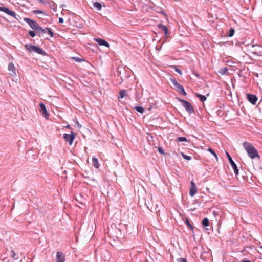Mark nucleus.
I'll use <instances>...</instances> for the list:
<instances>
[{
    "label": "nucleus",
    "mask_w": 262,
    "mask_h": 262,
    "mask_svg": "<svg viewBox=\"0 0 262 262\" xmlns=\"http://www.w3.org/2000/svg\"><path fill=\"white\" fill-rule=\"evenodd\" d=\"M9 9L6 7H0V11L4 12L7 14L8 10Z\"/></svg>",
    "instance_id": "bb28decb"
},
{
    "label": "nucleus",
    "mask_w": 262,
    "mask_h": 262,
    "mask_svg": "<svg viewBox=\"0 0 262 262\" xmlns=\"http://www.w3.org/2000/svg\"><path fill=\"white\" fill-rule=\"evenodd\" d=\"M209 220L207 217H205L202 221V224L204 227H207L209 226Z\"/></svg>",
    "instance_id": "6ab92c4d"
},
{
    "label": "nucleus",
    "mask_w": 262,
    "mask_h": 262,
    "mask_svg": "<svg viewBox=\"0 0 262 262\" xmlns=\"http://www.w3.org/2000/svg\"><path fill=\"white\" fill-rule=\"evenodd\" d=\"M92 162H93V165L95 168H98L99 167V164L98 160L97 158L93 157Z\"/></svg>",
    "instance_id": "f3484780"
},
{
    "label": "nucleus",
    "mask_w": 262,
    "mask_h": 262,
    "mask_svg": "<svg viewBox=\"0 0 262 262\" xmlns=\"http://www.w3.org/2000/svg\"><path fill=\"white\" fill-rule=\"evenodd\" d=\"M67 128H69L70 127V125H68L67 126Z\"/></svg>",
    "instance_id": "79ce46f5"
},
{
    "label": "nucleus",
    "mask_w": 262,
    "mask_h": 262,
    "mask_svg": "<svg viewBox=\"0 0 262 262\" xmlns=\"http://www.w3.org/2000/svg\"><path fill=\"white\" fill-rule=\"evenodd\" d=\"M174 69H175V71L177 73H178L180 75H182V71H181V70L180 69L178 68L177 67H175Z\"/></svg>",
    "instance_id": "e433bc0d"
},
{
    "label": "nucleus",
    "mask_w": 262,
    "mask_h": 262,
    "mask_svg": "<svg viewBox=\"0 0 262 262\" xmlns=\"http://www.w3.org/2000/svg\"><path fill=\"white\" fill-rule=\"evenodd\" d=\"M46 28H43L40 25H39L38 28H37L36 31L37 34H43V33H46Z\"/></svg>",
    "instance_id": "dca6fc26"
},
{
    "label": "nucleus",
    "mask_w": 262,
    "mask_h": 262,
    "mask_svg": "<svg viewBox=\"0 0 262 262\" xmlns=\"http://www.w3.org/2000/svg\"><path fill=\"white\" fill-rule=\"evenodd\" d=\"M182 156L183 158L186 160H190L191 159V157L190 156L186 155L183 153H182Z\"/></svg>",
    "instance_id": "7c9ffc66"
},
{
    "label": "nucleus",
    "mask_w": 262,
    "mask_h": 262,
    "mask_svg": "<svg viewBox=\"0 0 262 262\" xmlns=\"http://www.w3.org/2000/svg\"><path fill=\"white\" fill-rule=\"evenodd\" d=\"M135 108L138 112H139L141 114L143 113L144 112V108L142 106H137L135 107Z\"/></svg>",
    "instance_id": "5701e85b"
},
{
    "label": "nucleus",
    "mask_w": 262,
    "mask_h": 262,
    "mask_svg": "<svg viewBox=\"0 0 262 262\" xmlns=\"http://www.w3.org/2000/svg\"><path fill=\"white\" fill-rule=\"evenodd\" d=\"M177 262H187L186 258H179L177 260Z\"/></svg>",
    "instance_id": "f704fd0d"
},
{
    "label": "nucleus",
    "mask_w": 262,
    "mask_h": 262,
    "mask_svg": "<svg viewBox=\"0 0 262 262\" xmlns=\"http://www.w3.org/2000/svg\"><path fill=\"white\" fill-rule=\"evenodd\" d=\"M235 30L233 28H231L229 31V33L228 34V36L229 37H232L233 36L234 34Z\"/></svg>",
    "instance_id": "393cba45"
},
{
    "label": "nucleus",
    "mask_w": 262,
    "mask_h": 262,
    "mask_svg": "<svg viewBox=\"0 0 262 262\" xmlns=\"http://www.w3.org/2000/svg\"><path fill=\"white\" fill-rule=\"evenodd\" d=\"M66 260L65 255L60 251H58L56 254V262H64Z\"/></svg>",
    "instance_id": "9b49d317"
},
{
    "label": "nucleus",
    "mask_w": 262,
    "mask_h": 262,
    "mask_svg": "<svg viewBox=\"0 0 262 262\" xmlns=\"http://www.w3.org/2000/svg\"><path fill=\"white\" fill-rule=\"evenodd\" d=\"M226 155L228 159L229 163H230L232 168L234 170V172L235 175L237 176L238 174V169L237 168L236 164L233 161L231 156L229 155V154L228 152H226Z\"/></svg>",
    "instance_id": "423d86ee"
},
{
    "label": "nucleus",
    "mask_w": 262,
    "mask_h": 262,
    "mask_svg": "<svg viewBox=\"0 0 262 262\" xmlns=\"http://www.w3.org/2000/svg\"><path fill=\"white\" fill-rule=\"evenodd\" d=\"M94 39L100 46L109 47V43L106 40L101 38H95Z\"/></svg>",
    "instance_id": "ddd939ff"
},
{
    "label": "nucleus",
    "mask_w": 262,
    "mask_h": 262,
    "mask_svg": "<svg viewBox=\"0 0 262 262\" xmlns=\"http://www.w3.org/2000/svg\"><path fill=\"white\" fill-rule=\"evenodd\" d=\"M241 262H251V261L249 260H243L241 261Z\"/></svg>",
    "instance_id": "a19ab883"
},
{
    "label": "nucleus",
    "mask_w": 262,
    "mask_h": 262,
    "mask_svg": "<svg viewBox=\"0 0 262 262\" xmlns=\"http://www.w3.org/2000/svg\"><path fill=\"white\" fill-rule=\"evenodd\" d=\"M196 96L198 98L201 102H204L206 100V97L203 95L196 94Z\"/></svg>",
    "instance_id": "412c9836"
},
{
    "label": "nucleus",
    "mask_w": 262,
    "mask_h": 262,
    "mask_svg": "<svg viewBox=\"0 0 262 262\" xmlns=\"http://www.w3.org/2000/svg\"><path fill=\"white\" fill-rule=\"evenodd\" d=\"M157 27L159 29L163 31L165 35H167L168 34L167 28L165 25L161 24H158Z\"/></svg>",
    "instance_id": "4468645a"
},
{
    "label": "nucleus",
    "mask_w": 262,
    "mask_h": 262,
    "mask_svg": "<svg viewBox=\"0 0 262 262\" xmlns=\"http://www.w3.org/2000/svg\"><path fill=\"white\" fill-rule=\"evenodd\" d=\"M177 142H187L188 141L187 139L184 137H179L177 139Z\"/></svg>",
    "instance_id": "b1692460"
},
{
    "label": "nucleus",
    "mask_w": 262,
    "mask_h": 262,
    "mask_svg": "<svg viewBox=\"0 0 262 262\" xmlns=\"http://www.w3.org/2000/svg\"><path fill=\"white\" fill-rule=\"evenodd\" d=\"M8 69L10 75L13 76L16 75V68L13 63L11 62L9 63Z\"/></svg>",
    "instance_id": "f8f14e48"
},
{
    "label": "nucleus",
    "mask_w": 262,
    "mask_h": 262,
    "mask_svg": "<svg viewBox=\"0 0 262 262\" xmlns=\"http://www.w3.org/2000/svg\"><path fill=\"white\" fill-rule=\"evenodd\" d=\"M28 34L32 37H34L36 35V33L34 31L30 30L28 32Z\"/></svg>",
    "instance_id": "72a5a7b5"
},
{
    "label": "nucleus",
    "mask_w": 262,
    "mask_h": 262,
    "mask_svg": "<svg viewBox=\"0 0 262 262\" xmlns=\"http://www.w3.org/2000/svg\"><path fill=\"white\" fill-rule=\"evenodd\" d=\"M11 252L12 254L11 256L14 259L17 260L18 259V257H16V253H15V251L13 249L11 250Z\"/></svg>",
    "instance_id": "c756f323"
},
{
    "label": "nucleus",
    "mask_w": 262,
    "mask_h": 262,
    "mask_svg": "<svg viewBox=\"0 0 262 262\" xmlns=\"http://www.w3.org/2000/svg\"><path fill=\"white\" fill-rule=\"evenodd\" d=\"M261 3H262V0H261Z\"/></svg>",
    "instance_id": "c03bdc74"
},
{
    "label": "nucleus",
    "mask_w": 262,
    "mask_h": 262,
    "mask_svg": "<svg viewBox=\"0 0 262 262\" xmlns=\"http://www.w3.org/2000/svg\"><path fill=\"white\" fill-rule=\"evenodd\" d=\"M227 71H228L227 68V67H224V68H221L219 70V73L220 74H221V75H224V74H225L226 73Z\"/></svg>",
    "instance_id": "4be33fe9"
},
{
    "label": "nucleus",
    "mask_w": 262,
    "mask_h": 262,
    "mask_svg": "<svg viewBox=\"0 0 262 262\" xmlns=\"http://www.w3.org/2000/svg\"><path fill=\"white\" fill-rule=\"evenodd\" d=\"M33 13L34 14H43L46 15V13L42 10H35L33 11Z\"/></svg>",
    "instance_id": "2f4dec72"
},
{
    "label": "nucleus",
    "mask_w": 262,
    "mask_h": 262,
    "mask_svg": "<svg viewBox=\"0 0 262 262\" xmlns=\"http://www.w3.org/2000/svg\"><path fill=\"white\" fill-rule=\"evenodd\" d=\"M126 91L125 90H120L119 93L118 99H122L125 96Z\"/></svg>",
    "instance_id": "a211bd4d"
},
{
    "label": "nucleus",
    "mask_w": 262,
    "mask_h": 262,
    "mask_svg": "<svg viewBox=\"0 0 262 262\" xmlns=\"http://www.w3.org/2000/svg\"><path fill=\"white\" fill-rule=\"evenodd\" d=\"M93 7L97 11H100L101 10V8H102V5L99 2H94L93 3Z\"/></svg>",
    "instance_id": "2eb2a0df"
},
{
    "label": "nucleus",
    "mask_w": 262,
    "mask_h": 262,
    "mask_svg": "<svg viewBox=\"0 0 262 262\" xmlns=\"http://www.w3.org/2000/svg\"><path fill=\"white\" fill-rule=\"evenodd\" d=\"M170 81L173 84L174 88L175 90L180 94H183L184 95H186V93L185 91V90L183 86L179 84L176 79L174 78H170Z\"/></svg>",
    "instance_id": "20e7f679"
},
{
    "label": "nucleus",
    "mask_w": 262,
    "mask_h": 262,
    "mask_svg": "<svg viewBox=\"0 0 262 262\" xmlns=\"http://www.w3.org/2000/svg\"><path fill=\"white\" fill-rule=\"evenodd\" d=\"M208 151L209 152H210L212 155H213L216 159H217V155L216 154V153L215 152V151L213 149H212L211 148L209 147L208 149Z\"/></svg>",
    "instance_id": "cd10ccee"
},
{
    "label": "nucleus",
    "mask_w": 262,
    "mask_h": 262,
    "mask_svg": "<svg viewBox=\"0 0 262 262\" xmlns=\"http://www.w3.org/2000/svg\"><path fill=\"white\" fill-rule=\"evenodd\" d=\"M39 112L42 114V116L46 118H48L49 116V114L47 111L45 105L43 103H40L39 104Z\"/></svg>",
    "instance_id": "6e6552de"
},
{
    "label": "nucleus",
    "mask_w": 262,
    "mask_h": 262,
    "mask_svg": "<svg viewBox=\"0 0 262 262\" xmlns=\"http://www.w3.org/2000/svg\"><path fill=\"white\" fill-rule=\"evenodd\" d=\"M24 20L26 22L32 29L35 30H36L39 25L35 20H33L29 18L25 17L24 18Z\"/></svg>",
    "instance_id": "0eeeda50"
},
{
    "label": "nucleus",
    "mask_w": 262,
    "mask_h": 262,
    "mask_svg": "<svg viewBox=\"0 0 262 262\" xmlns=\"http://www.w3.org/2000/svg\"><path fill=\"white\" fill-rule=\"evenodd\" d=\"M73 59L76 62H80L81 61H84V59L76 57H73Z\"/></svg>",
    "instance_id": "473e14b6"
},
{
    "label": "nucleus",
    "mask_w": 262,
    "mask_h": 262,
    "mask_svg": "<svg viewBox=\"0 0 262 262\" xmlns=\"http://www.w3.org/2000/svg\"><path fill=\"white\" fill-rule=\"evenodd\" d=\"M25 48L30 52H34L41 55H45L46 52L38 46L32 45L31 44H26L25 45Z\"/></svg>",
    "instance_id": "f03ea898"
},
{
    "label": "nucleus",
    "mask_w": 262,
    "mask_h": 262,
    "mask_svg": "<svg viewBox=\"0 0 262 262\" xmlns=\"http://www.w3.org/2000/svg\"><path fill=\"white\" fill-rule=\"evenodd\" d=\"M185 223L190 228L191 230H193V227L192 226V225L190 223L189 220L188 219H186V221H185Z\"/></svg>",
    "instance_id": "c85d7f7f"
},
{
    "label": "nucleus",
    "mask_w": 262,
    "mask_h": 262,
    "mask_svg": "<svg viewBox=\"0 0 262 262\" xmlns=\"http://www.w3.org/2000/svg\"><path fill=\"white\" fill-rule=\"evenodd\" d=\"M46 33H48L51 37H54V32L52 31V29L50 28L46 27Z\"/></svg>",
    "instance_id": "aec40b11"
},
{
    "label": "nucleus",
    "mask_w": 262,
    "mask_h": 262,
    "mask_svg": "<svg viewBox=\"0 0 262 262\" xmlns=\"http://www.w3.org/2000/svg\"><path fill=\"white\" fill-rule=\"evenodd\" d=\"M38 1L41 4L45 3V2L43 0H38Z\"/></svg>",
    "instance_id": "ea45409f"
},
{
    "label": "nucleus",
    "mask_w": 262,
    "mask_h": 262,
    "mask_svg": "<svg viewBox=\"0 0 262 262\" xmlns=\"http://www.w3.org/2000/svg\"><path fill=\"white\" fill-rule=\"evenodd\" d=\"M158 151L162 155H165V152L162 148V147H159L158 148Z\"/></svg>",
    "instance_id": "c9c22d12"
},
{
    "label": "nucleus",
    "mask_w": 262,
    "mask_h": 262,
    "mask_svg": "<svg viewBox=\"0 0 262 262\" xmlns=\"http://www.w3.org/2000/svg\"><path fill=\"white\" fill-rule=\"evenodd\" d=\"M247 98L248 100L252 104H255L257 101V97L255 95L247 94Z\"/></svg>",
    "instance_id": "9d476101"
},
{
    "label": "nucleus",
    "mask_w": 262,
    "mask_h": 262,
    "mask_svg": "<svg viewBox=\"0 0 262 262\" xmlns=\"http://www.w3.org/2000/svg\"><path fill=\"white\" fill-rule=\"evenodd\" d=\"M76 135V133L72 132L71 134H64L63 138L66 142H68L71 145L75 138Z\"/></svg>",
    "instance_id": "39448f33"
},
{
    "label": "nucleus",
    "mask_w": 262,
    "mask_h": 262,
    "mask_svg": "<svg viewBox=\"0 0 262 262\" xmlns=\"http://www.w3.org/2000/svg\"><path fill=\"white\" fill-rule=\"evenodd\" d=\"M118 72L119 73V74H118V76L120 78V79L122 80V81H123V76L121 75V72L119 71H118Z\"/></svg>",
    "instance_id": "4c0bfd02"
},
{
    "label": "nucleus",
    "mask_w": 262,
    "mask_h": 262,
    "mask_svg": "<svg viewBox=\"0 0 262 262\" xmlns=\"http://www.w3.org/2000/svg\"><path fill=\"white\" fill-rule=\"evenodd\" d=\"M7 14L16 18V15L15 12L13 11L10 10V9L8 10Z\"/></svg>",
    "instance_id": "a878e982"
},
{
    "label": "nucleus",
    "mask_w": 262,
    "mask_h": 262,
    "mask_svg": "<svg viewBox=\"0 0 262 262\" xmlns=\"http://www.w3.org/2000/svg\"><path fill=\"white\" fill-rule=\"evenodd\" d=\"M260 248L262 249V246H260Z\"/></svg>",
    "instance_id": "37998d69"
},
{
    "label": "nucleus",
    "mask_w": 262,
    "mask_h": 262,
    "mask_svg": "<svg viewBox=\"0 0 262 262\" xmlns=\"http://www.w3.org/2000/svg\"><path fill=\"white\" fill-rule=\"evenodd\" d=\"M244 148L247 151L248 156L252 159L257 158H260L257 150L250 143L244 142L243 144Z\"/></svg>",
    "instance_id": "f257e3e1"
},
{
    "label": "nucleus",
    "mask_w": 262,
    "mask_h": 262,
    "mask_svg": "<svg viewBox=\"0 0 262 262\" xmlns=\"http://www.w3.org/2000/svg\"><path fill=\"white\" fill-rule=\"evenodd\" d=\"M177 99L179 102L182 103L183 106L189 114H191L194 113V110L189 102L179 98H177Z\"/></svg>",
    "instance_id": "7ed1b4c3"
},
{
    "label": "nucleus",
    "mask_w": 262,
    "mask_h": 262,
    "mask_svg": "<svg viewBox=\"0 0 262 262\" xmlns=\"http://www.w3.org/2000/svg\"><path fill=\"white\" fill-rule=\"evenodd\" d=\"M191 186L189 190V195L191 196H194L197 192V187L193 181H191Z\"/></svg>",
    "instance_id": "1a4fd4ad"
},
{
    "label": "nucleus",
    "mask_w": 262,
    "mask_h": 262,
    "mask_svg": "<svg viewBox=\"0 0 262 262\" xmlns=\"http://www.w3.org/2000/svg\"><path fill=\"white\" fill-rule=\"evenodd\" d=\"M63 21H64V19H63V18H62V17H60V18H59V23H63Z\"/></svg>",
    "instance_id": "58836bf2"
}]
</instances>
